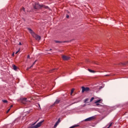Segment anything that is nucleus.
<instances>
[{
  "label": "nucleus",
  "mask_w": 128,
  "mask_h": 128,
  "mask_svg": "<svg viewBox=\"0 0 128 128\" xmlns=\"http://www.w3.org/2000/svg\"><path fill=\"white\" fill-rule=\"evenodd\" d=\"M33 6L35 10H42V8H48V6L44 4H40V3H35Z\"/></svg>",
  "instance_id": "f257e3e1"
},
{
  "label": "nucleus",
  "mask_w": 128,
  "mask_h": 128,
  "mask_svg": "<svg viewBox=\"0 0 128 128\" xmlns=\"http://www.w3.org/2000/svg\"><path fill=\"white\" fill-rule=\"evenodd\" d=\"M28 30L30 32V34H32V36L36 40H40V36L36 34L30 28H28Z\"/></svg>",
  "instance_id": "f03ea898"
},
{
  "label": "nucleus",
  "mask_w": 128,
  "mask_h": 128,
  "mask_svg": "<svg viewBox=\"0 0 128 128\" xmlns=\"http://www.w3.org/2000/svg\"><path fill=\"white\" fill-rule=\"evenodd\" d=\"M44 122V120H42L38 122L36 125L35 126H32V128H40L42 126V124Z\"/></svg>",
  "instance_id": "7ed1b4c3"
},
{
  "label": "nucleus",
  "mask_w": 128,
  "mask_h": 128,
  "mask_svg": "<svg viewBox=\"0 0 128 128\" xmlns=\"http://www.w3.org/2000/svg\"><path fill=\"white\" fill-rule=\"evenodd\" d=\"M95 118L94 116H91L90 118H87L85 120V122H90L92 120H94Z\"/></svg>",
  "instance_id": "20e7f679"
},
{
  "label": "nucleus",
  "mask_w": 128,
  "mask_h": 128,
  "mask_svg": "<svg viewBox=\"0 0 128 128\" xmlns=\"http://www.w3.org/2000/svg\"><path fill=\"white\" fill-rule=\"evenodd\" d=\"M21 100H22V104H26V102H28V99L26 98H22L21 99Z\"/></svg>",
  "instance_id": "39448f33"
},
{
  "label": "nucleus",
  "mask_w": 128,
  "mask_h": 128,
  "mask_svg": "<svg viewBox=\"0 0 128 128\" xmlns=\"http://www.w3.org/2000/svg\"><path fill=\"white\" fill-rule=\"evenodd\" d=\"M90 90L89 88H84V86H82V92H88Z\"/></svg>",
  "instance_id": "423d86ee"
},
{
  "label": "nucleus",
  "mask_w": 128,
  "mask_h": 128,
  "mask_svg": "<svg viewBox=\"0 0 128 128\" xmlns=\"http://www.w3.org/2000/svg\"><path fill=\"white\" fill-rule=\"evenodd\" d=\"M62 58L64 60H68L70 58V57L66 56H62Z\"/></svg>",
  "instance_id": "0eeeda50"
},
{
  "label": "nucleus",
  "mask_w": 128,
  "mask_h": 128,
  "mask_svg": "<svg viewBox=\"0 0 128 128\" xmlns=\"http://www.w3.org/2000/svg\"><path fill=\"white\" fill-rule=\"evenodd\" d=\"M60 100H56L54 104L52 106H54L58 104H60Z\"/></svg>",
  "instance_id": "6e6552de"
},
{
  "label": "nucleus",
  "mask_w": 128,
  "mask_h": 128,
  "mask_svg": "<svg viewBox=\"0 0 128 128\" xmlns=\"http://www.w3.org/2000/svg\"><path fill=\"white\" fill-rule=\"evenodd\" d=\"M54 42H56V44H62V42H68V41L62 42L56 40H54Z\"/></svg>",
  "instance_id": "1a4fd4ad"
},
{
  "label": "nucleus",
  "mask_w": 128,
  "mask_h": 128,
  "mask_svg": "<svg viewBox=\"0 0 128 128\" xmlns=\"http://www.w3.org/2000/svg\"><path fill=\"white\" fill-rule=\"evenodd\" d=\"M60 122V120L58 119V120L56 122V123L54 125V128H56V126H58V124Z\"/></svg>",
  "instance_id": "9d476101"
},
{
  "label": "nucleus",
  "mask_w": 128,
  "mask_h": 128,
  "mask_svg": "<svg viewBox=\"0 0 128 128\" xmlns=\"http://www.w3.org/2000/svg\"><path fill=\"white\" fill-rule=\"evenodd\" d=\"M13 70H16L18 68V67H16V65H13Z\"/></svg>",
  "instance_id": "9b49d317"
},
{
  "label": "nucleus",
  "mask_w": 128,
  "mask_h": 128,
  "mask_svg": "<svg viewBox=\"0 0 128 128\" xmlns=\"http://www.w3.org/2000/svg\"><path fill=\"white\" fill-rule=\"evenodd\" d=\"M113 124H114V122H110L107 128H110V126H113Z\"/></svg>",
  "instance_id": "f8f14e48"
},
{
  "label": "nucleus",
  "mask_w": 128,
  "mask_h": 128,
  "mask_svg": "<svg viewBox=\"0 0 128 128\" xmlns=\"http://www.w3.org/2000/svg\"><path fill=\"white\" fill-rule=\"evenodd\" d=\"M36 61L33 63V64L30 67V68H28V70H30V68H32V66H34V65L36 64Z\"/></svg>",
  "instance_id": "ddd939ff"
},
{
  "label": "nucleus",
  "mask_w": 128,
  "mask_h": 128,
  "mask_svg": "<svg viewBox=\"0 0 128 128\" xmlns=\"http://www.w3.org/2000/svg\"><path fill=\"white\" fill-rule=\"evenodd\" d=\"M102 102V100H99L95 102V104H98V102Z\"/></svg>",
  "instance_id": "4468645a"
},
{
  "label": "nucleus",
  "mask_w": 128,
  "mask_h": 128,
  "mask_svg": "<svg viewBox=\"0 0 128 128\" xmlns=\"http://www.w3.org/2000/svg\"><path fill=\"white\" fill-rule=\"evenodd\" d=\"M88 98L85 99L84 102L86 104L88 103Z\"/></svg>",
  "instance_id": "2eb2a0df"
},
{
  "label": "nucleus",
  "mask_w": 128,
  "mask_h": 128,
  "mask_svg": "<svg viewBox=\"0 0 128 128\" xmlns=\"http://www.w3.org/2000/svg\"><path fill=\"white\" fill-rule=\"evenodd\" d=\"M2 102H3L4 104H8L7 100H2Z\"/></svg>",
  "instance_id": "dca6fc26"
},
{
  "label": "nucleus",
  "mask_w": 128,
  "mask_h": 128,
  "mask_svg": "<svg viewBox=\"0 0 128 128\" xmlns=\"http://www.w3.org/2000/svg\"><path fill=\"white\" fill-rule=\"evenodd\" d=\"M93 100H94V98L92 97L90 100V102H92Z\"/></svg>",
  "instance_id": "f3484780"
},
{
  "label": "nucleus",
  "mask_w": 128,
  "mask_h": 128,
  "mask_svg": "<svg viewBox=\"0 0 128 128\" xmlns=\"http://www.w3.org/2000/svg\"><path fill=\"white\" fill-rule=\"evenodd\" d=\"M88 70H89V72H94V70H92L89 69Z\"/></svg>",
  "instance_id": "a211bd4d"
},
{
  "label": "nucleus",
  "mask_w": 128,
  "mask_h": 128,
  "mask_svg": "<svg viewBox=\"0 0 128 128\" xmlns=\"http://www.w3.org/2000/svg\"><path fill=\"white\" fill-rule=\"evenodd\" d=\"M96 104V106H100V104L98 103H95Z\"/></svg>",
  "instance_id": "6ab92c4d"
},
{
  "label": "nucleus",
  "mask_w": 128,
  "mask_h": 128,
  "mask_svg": "<svg viewBox=\"0 0 128 128\" xmlns=\"http://www.w3.org/2000/svg\"><path fill=\"white\" fill-rule=\"evenodd\" d=\"M66 18H70V16H68V14H67V15L66 16Z\"/></svg>",
  "instance_id": "aec40b11"
},
{
  "label": "nucleus",
  "mask_w": 128,
  "mask_h": 128,
  "mask_svg": "<svg viewBox=\"0 0 128 128\" xmlns=\"http://www.w3.org/2000/svg\"><path fill=\"white\" fill-rule=\"evenodd\" d=\"M10 109H8L7 112H6V113H8L10 112Z\"/></svg>",
  "instance_id": "412c9836"
},
{
  "label": "nucleus",
  "mask_w": 128,
  "mask_h": 128,
  "mask_svg": "<svg viewBox=\"0 0 128 128\" xmlns=\"http://www.w3.org/2000/svg\"><path fill=\"white\" fill-rule=\"evenodd\" d=\"M72 92H74V90H72V91H71V94H72Z\"/></svg>",
  "instance_id": "4be33fe9"
},
{
  "label": "nucleus",
  "mask_w": 128,
  "mask_h": 128,
  "mask_svg": "<svg viewBox=\"0 0 128 128\" xmlns=\"http://www.w3.org/2000/svg\"><path fill=\"white\" fill-rule=\"evenodd\" d=\"M22 10L24 11V8H22Z\"/></svg>",
  "instance_id": "5701e85b"
},
{
  "label": "nucleus",
  "mask_w": 128,
  "mask_h": 128,
  "mask_svg": "<svg viewBox=\"0 0 128 128\" xmlns=\"http://www.w3.org/2000/svg\"><path fill=\"white\" fill-rule=\"evenodd\" d=\"M56 69H52V70H50V72H52L53 70H54Z\"/></svg>",
  "instance_id": "b1692460"
},
{
  "label": "nucleus",
  "mask_w": 128,
  "mask_h": 128,
  "mask_svg": "<svg viewBox=\"0 0 128 128\" xmlns=\"http://www.w3.org/2000/svg\"><path fill=\"white\" fill-rule=\"evenodd\" d=\"M19 46H22V42H20Z\"/></svg>",
  "instance_id": "393cba45"
},
{
  "label": "nucleus",
  "mask_w": 128,
  "mask_h": 128,
  "mask_svg": "<svg viewBox=\"0 0 128 128\" xmlns=\"http://www.w3.org/2000/svg\"><path fill=\"white\" fill-rule=\"evenodd\" d=\"M28 58H30V56H29V55H28Z\"/></svg>",
  "instance_id": "a878e982"
},
{
  "label": "nucleus",
  "mask_w": 128,
  "mask_h": 128,
  "mask_svg": "<svg viewBox=\"0 0 128 128\" xmlns=\"http://www.w3.org/2000/svg\"><path fill=\"white\" fill-rule=\"evenodd\" d=\"M18 51H17V52H16V54H18Z\"/></svg>",
  "instance_id": "bb28decb"
},
{
  "label": "nucleus",
  "mask_w": 128,
  "mask_h": 128,
  "mask_svg": "<svg viewBox=\"0 0 128 128\" xmlns=\"http://www.w3.org/2000/svg\"><path fill=\"white\" fill-rule=\"evenodd\" d=\"M106 76H108L110 75H106Z\"/></svg>",
  "instance_id": "cd10ccee"
},
{
  "label": "nucleus",
  "mask_w": 128,
  "mask_h": 128,
  "mask_svg": "<svg viewBox=\"0 0 128 128\" xmlns=\"http://www.w3.org/2000/svg\"><path fill=\"white\" fill-rule=\"evenodd\" d=\"M10 108H12V106H10Z\"/></svg>",
  "instance_id": "c85d7f7f"
},
{
  "label": "nucleus",
  "mask_w": 128,
  "mask_h": 128,
  "mask_svg": "<svg viewBox=\"0 0 128 128\" xmlns=\"http://www.w3.org/2000/svg\"><path fill=\"white\" fill-rule=\"evenodd\" d=\"M124 65H125L126 64H123Z\"/></svg>",
  "instance_id": "c756f323"
},
{
  "label": "nucleus",
  "mask_w": 128,
  "mask_h": 128,
  "mask_svg": "<svg viewBox=\"0 0 128 128\" xmlns=\"http://www.w3.org/2000/svg\"><path fill=\"white\" fill-rule=\"evenodd\" d=\"M50 50H52V49H50Z\"/></svg>",
  "instance_id": "7c9ffc66"
}]
</instances>
